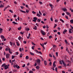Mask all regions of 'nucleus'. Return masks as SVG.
Returning <instances> with one entry per match:
<instances>
[{
	"instance_id": "21",
	"label": "nucleus",
	"mask_w": 73,
	"mask_h": 73,
	"mask_svg": "<svg viewBox=\"0 0 73 73\" xmlns=\"http://www.w3.org/2000/svg\"><path fill=\"white\" fill-rule=\"evenodd\" d=\"M30 53L32 56H34V55H35V54L34 53H32L31 52H30Z\"/></svg>"
},
{
	"instance_id": "8",
	"label": "nucleus",
	"mask_w": 73,
	"mask_h": 73,
	"mask_svg": "<svg viewBox=\"0 0 73 73\" xmlns=\"http://www.w3.org/2000/svg\"><path fill=\"white\" fill-rule=\"evenodd\" d=\"M5 69H7L8 68V66L7 65H6L5 66Z\"/></svg>"
},
{
	"instance_id": "20",
	"label": "nucleus",
	"mask_w": 73,
	"mask_h": 73,
	"mask_svg": "<svg viewBox=\"0 0 73 73\" xmlns=\"http://www.w3.org/2000/svg\"><path fill=\"white\" fill-rule=\"evenodd\" d=\"M39 13L40 15H42V13L40 11H39Z\"/></svg>"
},
{
	"instance_id": "36",
	"label": "nucleus",
	"mask_w": 73,
	"mask_h": 73,
	"mask_svg": "<svg viewBox=\"0 0 73 73\" xmlns=\"http://www.w3.org/2000/svg\"><path fill=\"white\" fill-rule=\"evenodd\" d=\"M56 27H57V25L56 24H55L54 26V28H55Z\"/></svg>"
},
{
	"instance_id": "19",
	"label": "nucleus",
	"mask_w": 73,
	"mask_h": 73,
	"mask_svg": "<svg viewBox=\"0 0 73 73\" xmlns=\"http://www.w3.org/2000/svg\"><path fill=\"white\" fill-rule=\"evenodd\" d=\"M64 41L65 42L66 44H68V41H67V40H65Z\"/></svg>"
},
{
	"instance_id": "12",
	"label": "nucleus",
	"mask_w": 73,
	"mask_h": 73,
	"mask_svg": "<svg viewBox=\"0 0 73 73\" xmlns=\"http://www.w3.org/2000/svg\"><path fill=\"white\" fill-rule=\"evenodd\" d=\"M33 29L35 30H37V26H35L33 28Z\"/></svg>"
},
{
	"instance_id": "40",
	"label": "nucleus",
	"mask_w": 73,
	"mask_h": 73,
	"mask_svg": "<svg viewBox=\"0 0 73 73\" xmlns=\"http://www.w3.org/2000/svg\"><path fill=\"white\" fill-rule=\"evenodd\" d=\"M19 51H20V52H21L22 51V49L21 48H20L19 49Z\"/></svg>"
},
{
	"instance_id": "16",
	"label": "nucleus",
	"mask_w": 73,
	"mask_h": 73,
	"mask_svg": "<svg viewBox=\"0 0 73 73\" xmlns=\"http://www.w3.org/2000/svg\"><path fill=\"white\" fill-rule=\"evenodd\" d=\"M36 68L37 69H39V68H40V66H36Z\"/></svg>"
},
{
	"instance_id": "64",
	"label": "nucleus",
	"mask_w": 73,
	"mask_h": 73,
	"mask_svg": "<svg viewBox=\"0 0 73 73\" xmlns=\"http://www.w3.org/2000/svg\"><path fill=\"white\" fill-rule=\"evenodd\" d=\"M66 19H68V17L67 16H66L65 17Z\"/></svg>"
},
{
	"instance_id": "43",
	"label": "nucleus",
	"mask_w": 73,
	"mask_h": 73,
	"mask_svg": "<svg viewBox=\"0 0 73 73\" xmlns=\"http://www.w3.org/2000/svg\"><path fill=\"white\" fill-rule=\"evenodd\" d=\"M50 19L51 21H53V18H52V17H51L50 18Z\"/></svg>"
},
{
	"instance_id": "52",
	"label": "nucleus",
	"mask_w": 73,
	"mask_h": 73,
	"mask_svg": "<svg viewBox=\"0 0 73 73\" xmlns=\"http://www.w3.org/2000/svg\"><path fill=\"white\" fill-rule=\"evenodd\" d=\"M10 44L11 45V46H12V44H13L12 42H10Z\"/></svg>"
},
{
	"instance_id": "47",
	"label": "nucleus",
	"mask_w": 73,
	"mask_h": 73,
	"mask_svg": "<svg viewBox=\"0 0 73 73\" xmlns=\"http://www.w3.org/2000/svg\"><path fill=\"white\" fill-rule=\"evenodd\" d=\"M53 66L54 67H55L56 66V64H53Z\"/></svg>"
},
{
	"instance_id": "11",
	"label": "nucleus",
	"mask_w": 73,
	"mask_h": 73,
	"mask_svg": "<svg viewBox=\"0 0 73 73\" xmlns=\"http://www.w3.org/2000/svg\"><path fill=\"white\" fill-rule=\"evenodd\" d=\"M1 37L2 39H3V38H4V36L3 35L1 36Z\"/></svg>"
},
{
	"instance_id": "41",
	"label": "nucleus",
	"mask_w": 73,
	"mask_h": 73,
	"mask_svg": "<svg viewBox=\"0 0 73 73\" xmlns=\"http://www.w3.org/2000/svg\"><path fill=\"white\" fill-rule=\"evenodd\" d=\"M26 59H28V58H29V57H28V56H26Z\"/></svg>"
},
{
	"instance_id": "44",
	"label": "nucleus",
	"mask_w": 73,
	"mask_h": 73,
	"mask_svg": "<svg viewBox=\"0 0 73 73\" xmlns=\"http://www.w3.org/2000/svg\"><path fill=\"white\" fill-rule=\"evenodd\" d=\"M55 70L56 72H57V68L56 67L55 69Z\"/></svg>"
},
{
	"instance_id": "7",
	"label": "nucleus",
	"mask_w": 73,
	"mask_h": 73,
	"mask_svg": "<svg viewBox=\"0 0 73 73\" xmlns=\"http://www.w3.org/2000/svg\"><path fill=\"white\" fill-rule=\"evenodd\" d=\"M9 52L10 54H12V52L11 50V49L9 48Z\"/></svg>"
},
{
	"instance_id": "34",
	"label": "nucleus",
	"mask_w": 73,
	"mask_h": 73,
	"mask_svg": "<svg viewBox=\"0 0 73 73\" xmlns=\"http://www.w3.org/2000/svg\"><path fill=\"white\" fill-rule=\"evenodd\" d=\"M9 48H6L5 49L6 51H8V50H9Z\"/></svg>"
},
{
	"instance_id": "23",
	"label": "nucleus",
	"mask_w": 73,
	"mask_h": 73,
	"mask_svg": "<svg viewBox=\"0 0 73 73\" xmlns=\"http://www.w3.org/2000/svg\"><path fill=\"white\" fill-rule=\"evenodd\" d=\"M35 46H33L31 47L32 49L34 50V48H35Z\"/></svg>"
},
{
	"instance_id": "63",
	"label": "nucleus",
	"mask_w": 73,
	"mask_h": 73,
	"mask_svg": "<svg viewBox=\"0 0 73 73\" xmlns=\"http://www.w3.org/2000/svg\"><path fill=\"white\" fill-rule=\"evenodd\" d=\"M57 33H58V35H60V34L61 33L60 32H58Z\"/></svg>"
},
{
	"instance_id": "26",
	"label": "nucleus",
	"mask_w": 73,
	"mask_h": 73,
	"mask_svg": "<svg viewBox=\"0 0 73 73\" xmlns=\"http://www.w3.org/2000/svg\"><path fill=\"white\" fill-rule=\"evenodd\" d=\"M17 44V46H19L20 45V44H19V42H16Z\"/></svg>"
},
{
	"instance_id": "37",
	"label": "nucleus",
	"mask_w": 73,
	"mask_h": 73,
	"mask_svg": "<svg viewBox=\"0 0 73 73\" xmlns=\"http://www.w3.org/2000/svg\"><path fill=\"white\" fill-rule=\"evenodd\" d=\"M37 21L38 22H40V21H41V20H40V19H38L37 20Z\"/></svg>"
},
{
	"instance_id": "24",
	"label": "nucleus",
	"mask_w": 73,
	"mask_h": 73,
	"mask_svg": "<svg viewBox=\"0 0 73 73\" xmlns=\"http://www.w3.org/2000/svg\"><path fill=\"white\" fill-rule=\"evenodd\" d=\"M36 16H38V17H40V15L38 13L37 15H36Z\"/></svg>"
},
{
	"instance_id": "3",
	"label": "nucleus",
	"mask_w": 73,
	"mask_h": 73,
	"mask_svg": "<svg viewBox=\"0 0 73 73\" xmlns=\"http://www.w3.org/2000/svg\"><path fill=\"white\" fill-rule=\"evenodd\" d=\"M10 57V54H7L6 55V58L8 59V58H9V57Z\"/></svg>"
},
{
	"instance_id": "5",
	"label": "nucleus",
	"mask_w": 73,
	"mask_h": 73,
	"mask_svg": "<svg viewBox=\"0 0 73 73\" xmlns=\"http://www.w3.org/2000/svg\"><path fill=\"white\" fill-rule=\"evenodd\" d=\"M61 61L64 66L65 67L66 66V64L65 63L64 61L63 60H61Z\"/></svg>"
},
{
	"instance_id": "39",
	"label": "nucleus",
	"mask_w": 73,
	"mask_h": 73,
	"mask_svg": "<svg viewBox=\"0 0 73 73\" xmlns=\"http://www.w3.org/2000/svg\"><path fill=\"white\" fill-rule=\"evenodd\" d=\"M50 7H53V5H52L51 4H49Z\"/></svg>"
},
{
	"instance_id": "61",
	"label": "nucleus",
	"mask_w": 73,
	"mask_h": 73,
	"mask_svg": "<svg viewBox=\"0 0 73 73\" xmlns=\"http://www.w3.org/2000/svg\"><path fill=\"white\" fill-rule=\"evenodd\" d=\"M46 28H49V26H48V25H47L46 26Z\"/></svg>"
},
{
	"instance_id": "17",
	"label": "nucleus",
	"mask_w": 73,
	"mask_h": 73,
	"mask_svg": "<svg viewBox=\"0 0 73 73\" xmlns=\"http://www.w3.org/2000/svg\"><path fill=\"white\" fill-rule=\"evenodd\" d=\"M22 38V37H21V36H19V37L18 38V39L19 40H21Z\"/></svg>"
},
{
	"instance_id": "18",
	"label": "nucleus",
	"mask_w": 73,
	"mask_h": 73,
	"mask_svg": "<svg viewBox=\"0 0 73 73\" xmlns=\"http://www.w3.org/2000/svg\"><path fill=\"white\" fill-rule=\"evenodd\" d=\"M13 24H14L17 25L18 23L15 22H12Z\"/></svg>"
},
{
	"instance_id": "48",
	"label": "nucleus",
	"mask_w": 73,
	"mask_h": 73,
	"mask_svg": "<svg viewBox=\"0 0 73 73\" xmlns=\"http://www.w3.org/2000/svg\"><path fill=\"white\" fill-rule=\"evenodd\" d=\"M53 57L54 59H55V60H56V57H55L54 55H53Z\"/></svg>"
},
{
	"instance_id": "31",
	"label": "nucleus",
	"mask_w": 73,
	"mask_h": 73,
	"mask_svg": "<svg viewBox=\"0 0 73 73\" xmlns=\"http://www.w3.org/2000/svg\"><path fill=\"white\" fill-rule=\"evenodd\" d=\"M25 6H26V7H27L28 8V9H29V8L28 7V5H25Z\"/></svg>"
},
{
	"instance_id": "15",
	"label": "nucleus",
	"mask_w": 73,
	"mask_h": 73,
	"mask_svg": "<svg viewBox=\"0 0 73 73\" xmlns=\"http://www.w3.org/2000/svg\"><path fill=\"white\" fill-rule=\"evenodd\" d=\"M3 31V29L1 28H0V33H2V31Z\"/></svg>"
},
{
	"instance_id": "30",
	"label": "nucleus",
	"mask_w": 73,
	"mask_h": 73,
	"mask_svg": "<svg viewBox=\"0 0 73 73\" xmlns=\"http://www.w3.org/2000/svg\"><path fill=\"white\" fill-rule=\"evenodd\" d=\"M70 22L71 23H73V19H71L70 21Z\"/></svg>"
},
{
	"instance_id": "33",
	"label": "nucleus",
	"mask_w": 73,
	"mask_h": 73,
	"mask_svg": "<svg viewBox=\"0 0 73 73\" xmlns=\"http://www.w3.org/2000/svg\"><path fill=\"white\" fill-rule=\"evenodd\" d=\"M54 68L55 67H52L51 68L52 69V70H54Z\"/></svg>"
},
{
	"instance_id": "2",
	"label": "nucleus",
	"mask_w": 73,
	"mask_h": 73,
	"mask_svg": "<svg viewBox=\"0 0 73 73\" xmlns=\"http://www.w3.org/2000/svg\"><path fill=\"white\" fill-rule=\"evenodd\" d=\"M40 32L43 36H44V35H45V34H46L45 33V32L43 31V30H41L40 31Z\"/></svg>"
},
{
	"instance_id": "22",
	"label": "nucleus",
	"mask_w": 73,
	"mask_h": 73,
	"mask_svg": "<svg viewBox=\"0 0 73 73\" xmlns=\"http://www.w3.org/2000/svg\"><path fill=\"white\" fill-rule=\"evenodd\" d=\"M23 57V54L21 53L20 55V57Z\"/></svg>"
},
{
	"instance_id": "45",
	"label": "nucleus",
	"mask_w": 73,
	"mask_h": 73,
	"mask_svg": "<svg viewBox=\"0 0 73 73\" xmlns=\"http://www.w3.org/2000/svg\"><path fill=\"white\" fill-rule=\"evenodd\" d=\"M15 58V56H14L13 55L12 56V59H13Z\"/></svg>"
},
{
	"instance_id": "4",
	"label": "nucleus",
	"mask_w": 73,
	"mask_h": 73,
	"mask_svg": "<svg viewBox=\"0 0 73 73\" xmlns=\"http://www.w3.org/2000/svg\"><path fill=\"white\" fill-rule=\"evenodd\" d=\"M62 10L64 12H67V9L65 8H62Z\"/></svg>"
},
{
	"instance_id": "49",
	"label": "nucleus",
	"mask_w": 73,
	"mask_h": 73,
	"mask_svg": "<svg viewBox=\"0 0 73 73\" xmlns=\"http://www.w3.org/2000/svg\"><path fill=\"white\" fill-rule=\"evenodd\" d=\"M29 73H33V71H30L29 72Z\"/></svg>"
},
{
	"instance_id": "50",
	"label": "nucleus",
	"mask_w": 73,
	"mask_h": 73,
	"mask_svg": "<svg viewBox=\"0 0 73 73\" xmlns=\"http://www.w3.org/2000/svg\"><path fill=\"white\" fill-rule=\"evenodd\" d=\"M11 27H9V31H11Z\"/></svg>"
},
{
	"instance_id": "13",
	"label": "nucleus",
	"mask_w": 73,
	"mask_h": 73,
	"mask_svg": "<svg viewBox=\"0 0 73 73\" xmlns=\"http://www.w3.org/2000/svg\"><path fill=\"white\" fill-rule=\"evenodd\" d=\"M60 21H62V23H64V20H63L62 19H60Z\"/></svg>"
},
{
	"instance_id": "25",
	"label": "nucleus",
	"mask_w": 73,
	"mask_h": 73,
	"mask_svg": "<svg viewBox=\"0 0 73 73\" xmlns=\"http://www.w3.org/2000/svg\"><path fill=\"white\" fill-rule=\"evenodd\" d=\"M3 7H4V6L3 5H0V8H3Z\"/></svg>"
},
{
	"instance_id": "54",
	"label": "nucleus",
	"mask_w": 73,
	"mask_h": 73,
	"mask_svg": "<svg viewBox=\"0 0 73 73\" xmlns=\"http://www.w3.org/2000/svg\"><path fill=\"white\" fill-rule=\"evenodd\" d=\"M16 55H18L19 54V52H16Z\"/></svg>"
},
{
	"instance_id": "10",
	"label": "nucleus",
	"mask_w": 73,
	"mask_h": 73,
	"mask_svg": "<svg viewBox=\"0 0 73 73\" xmlns=\"http://www.w3.org/2000/svg\"><path fill=\"white\" fill-rule=\"evenodd\" d=\"M44 63L45 65H47V64L46 63V60H44Z\"/></svg>"
},
{
	"instance_id": "9",
	"label": "nucleus",
	"mask_w": 73,
	"mask_h": 73,
	"mask_svg": "<svg viewBox=\"0 0 73 73\" xmlns=\"http://www.w3.org/2000/svg\"><path fill=\"white\" fill-rule=\"evenodd\" d=\"M20 11L21 12H22V13H26V12L25 11H23L21 10H20Z\"/></svg>"
},
{
	"instance_id": "60",
	"label": "nucleus",
	"mask_w": 73,
	"mask_h": 73,
	"mask_svg": "<svg viewBox=\"0 0 73 73\" xmlns=\"http://www.w3.org/2000/svg\"><path fill=\"white\" fill-rule=\"evenodd\" d=\"M70 52H71V53H73V51H72V50L71 49L70 50Z\"/></svg>"
},
{
	"instance_id": "1",
	"label": "nucleus",
	"mask_w": 73,
	"mask_h": 73,
	"mask_svg": "<svg viewBox=\"0 0 73 73\" xmlns=\"http://www.w3.org/2000/svg\"><path fill=\"white\" fill-rule=\"evenodd\" d=\"M37 63L38 64V65H40V64H41V61L40 60L38 59L37 60Z\"/></svg>"
},
{
	"instance_id": "38",
	"label": "nucleus",
	"mask_w": 73,
	"mask_h": 73,
	"mask_svg": "<svg viewBox=\"0 0 73 73\" xmlns=\"http://www.w3.org/2000/svg\"><path fill=\"white\" fill-rule=\"evenodd\" d=\"M32 13H33V14H35V13H36L34 11H33L32 12Z\"/></svg>"
},
{
	"instance_id": "59",
	"label": "nucleus",
	"mask_w": 73,
	"mask_h": 73,
	"mask_svg": "<svg viewBox=\"0 0 73 73\" xmlns=\"http://www.w3.org/2000/svg\"><path fill=\"white\" fill-rule=\"evenodd\" d=\"M52 38V36H49V38H50H50Z\"/></svg>"
},
{
	"instance_id": "62",
	"label": "nucleus",
	"mask_w": 73,
	"mask_h": 73,
	"mask_svg": "<svg viewBox=\"0 0 73 73\" xmlns=\"http://www.w3.org/2000/svg\"><path fill=\"white\" fill-rule=\"evenodd\" d=\"M62 62L61 61H60L59 62V64H62V62Z\"/></svg>"
},
{
	"instance_id": "28",
	"label": "nucleus",
	"mask_w": 73,
	"mask_h": 73,
	"mask_svg": "<svg viewBox=\"0 0 73 73\" xmlns=\"http://www.w3.org/2000/svg\"><path fill=\"white\" fill-rule=\"evenodd\" d=\"M5 65V63H4L2 65V67H4Z\"/></svg>"
},
{
	"instance_id": "57",
	"label": "nucleus",
	"mask_w": 73,
	"mask_h": 73,
	"mask_svg": "<svg viewBox=\"0 0 73 73\" xmlns=\"http://www.w3.org/2000/svg\"><path fill=\"white\" fill-rule=\"evenodd\" d=\"M3 48V47L1 46H0V50H1L2 48Z\"/></svg>"
},
{
	"instance_id": "27",
	"label": "nucleus",
	"mask_w": 73,
	"mask_h": 73,
	"mask_svg": "<svg viewBox=\"0 0 73 73\" xmlns=\"http://www.w3.org/2000/svg\"><path fill=\"white\" fill-rule=\"evenodd\" d=\"M73 38V37L72 36H71L69 38L70 40H72Z\"/></svg>"
},
{
	"instance_id": "35",
	"label": "nucleus",
	"mask_w": 73,
	"mask_h": 73,
	"mask_svg": "<svg viewBox=\"0 0 73 73\" xmlns=\"http://www.w3.org/2000/svg\"><path fill=\"white\" fill-rule=\"evenodd\" d=\"M56 57H58V53L57 52H56Z\"/></svg>"
},
{
	"instance_id": "55",
	"label": "nucleus",
	"mask_w": 73,
	"mask_h": 73,
	"mask_svg": "<svg viewBox=\"0 0 73 73\" xmlns=\"http://www.w3.org/2000/svg\"><path fill=\"white\" fill-rule=\"evenodd\" d=\"M7 8H8V7H7L5 8L4 9V11H5V10H6V9H7Z\"/></svg>"
},
{
	"instance_id": "6",
	"label": "nucleus",
	"mask_w": 73,
	"mask_h": 73,
	"mask_svg": "<svg viewBox=\"0 0 73 73\" xmlns=\"http://www.w3.org/2000/svg\"><path fill=\"white\" fill-rule=\"evenodd\" d=\"M66 13L67 15H69V17H71V15H70V13L68 12H66Z\"/></svg>"
},
{
	"instance_id": "56",
	"label": "nucleus",
	"mask_w": 73,
	"mask_h": 73,
	"mask_svg": "<svg viewBox=\"0 0 73 73\" xmlns=\"http://www.w3.org/2000/svg\"><path fill=\"white\" fill-rule=\"evenodd\" d=\"M57 31L56 30H54L53 31L54 32H57Z\"/></svg>"
},
{
	"instance_id": "58",
	"label": "nucleus",
	"mask_w": 73,
	"mask_h": 73,
	"mask_svg": "<svg viewBox=\"0 0 73 73\" xmlns=\"http://www.w3.org/2000/svg\"><path fill=\"white\" fill-rule=\"evenodd\" d=\"M68 72H72V70L71 69L68 70Z\"/></svg>"
},
{
	"instance_id": "32",
	"label": "nucleus",
	"mask_w": 73,
	"mask_h": 73,
	"mask_svg": "<svg viewBox=\"0 0 73 73\" xmlns=\"http://www.w3.org/2000/svg\"><path fill=\"white\" fill-rule=\"evenodd\" d=\"M21 27H20L18 28V30H21Z\"/></svg>"
},
{
	"instance_id": "14",
	"label": "nucleus",
	"mask_w": 73,
	"mask_h": 73,
	"mask_svg": "<svg viewBox=\"0 0 73 73\" xmlns=\"http://www.w3.org/2000/svg\"><path fill=\"white\" fill-rule=\"evenodd\" d=\"M66 32H67V30H66V29H65L64 30V31L63 32L64 34L65 32V33H66Z\"/></svg>"
},
{
	"instance_id": "51",
	"label": "nucleus",
	"mask_w": 73,
	"mask_h": 73,
	"mask_svg": "<svg viewBox=\"0 0 73 73\" xmlns=\"http://www.w3.org/2000/svg\"><path fill=\"white\" fill-rule=\"evenodd\" d=\"M55 22L56 23V22H58V20H57V19H55Z\"/></svg>"
},
{
	"instance_id": "53",
	"label": "nucleus",
	"mask_w": 73,
	"mask_h": 73,
	"mask_svg": "<svg viewBox=\"0 0 73 73\" xmlns=\"http://www.w3.org/2000/svg\"><path fill=\"white\" fill-rule=\"evenodd\" d=\"M26 12L27 13H28V12H29V10H26Z\"/></svg>"
},
{
	"instance_id": "29",
	"label": "nucleus",
	"mask_w": 73,
	"mask_h": 73,
	"mask_svg": "<svg viewBox=\"0 0 73 73\" xmlns=\"http://www.w3.org/2000/svg\"><path fill=\"white\" fill-rule=\"evenodd\" d=\"M33 19H34V20H37V17H35L33 18Z\"/></svg>"
},
{
	"instance_id": "42",
	"label": "nucleus",
	"mask_w": 73,
	"mask_h": 73,
	"mask_svg": "<svg viewBox=\"0 0 73 73\" xmlns=\"http://www.w3.org/2000/svg\"><path fill=\"white\" fill-rule=\"evenodd\" d=\"M69 33H73V32H72L71 31H69Z\"/></svg>"
},
{
	"instance_id": "46",
	"label": "nucleus",
	"mask_w": 73,
	"mask_h": 73,
	"mask_svg": "<svg viewBox=\"0 0 73 73\" xmlns=\"http://www.w3.org/2000/svg\"><path fill=\"white\" fill-rule=\"evenodd\" d=\"M39 4H41V5L42 4V2H39Z\"/></svg>"
}]
</instances>
